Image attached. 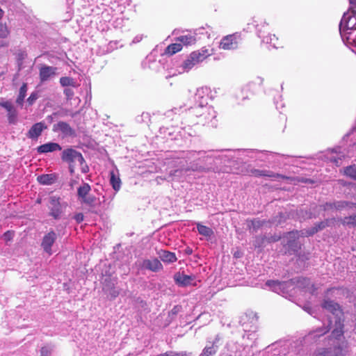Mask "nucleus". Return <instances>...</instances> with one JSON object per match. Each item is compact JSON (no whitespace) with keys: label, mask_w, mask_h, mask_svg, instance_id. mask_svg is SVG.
<instances>
[{"label":"nucleus","mask_w":356,"mask_h":356,"mask_svg":"<svg viewBox=\"0 0 356 356\" xmlns=\"http://www.w3.org/2000/svg\"><path fill=\"white\" fill-rule=\"evenodd\" d=\"M10 34V31L6 24L0 23V38H6Z\"/></svg>","instance_id":"34"},{"label":"nucleus","mask_w":356,"mask_h":356,"mask_svg":"<svg viewBox=\"0 0 356 356\" xmlns=\"http://www.w3.org/2000/svg\"><path fill=\"white\" fill-rule=\"evenodd\" d=\"M250 175H252L254 177H273V178H281L286 180H291V181H297L298 182L302 183H309V184H314V181L310 179H305V178H295L291 177H288L285 175H282L281 174L278 173H274L271 171L268 170H260L257 169H251L249 172Z\"/></svg>","instance_id":"2"},{"label":"nucleus","mask_w":356,"mask_h":356,"mask_svg":"<svg viewBox=\"0 0 356 356\" xmlns=\"http://www.w3.org/2000/svg\"><path fill=\"white\" fill-rule=\"evenodd\" d=\"M61 159L69 164L78 161L80 164L84 162V159L81 152L72 148H67L63 151Z\"/></svg>","instance_id":"5"},{"label":"nucleus","mask_w":356,"mask_h":356,"mask_svg":"<svg viewBox=\"0 0 356 356\" xmlns=\"http://www.w3.org/2000/svg\"><path fill=\"white\" fill-rule=\"evenodd\" d=\"M160 259L166 263H173L175 262L177 259L175 253L167 251V250H161L159 252Z\"/></svg>","instance_id":"20"},{"label":"nucleus","mask_w":356,"mask_h":356,"mask_svg":"<svg viewBox=\"0 0 356 356\" xmlns=\"http://www.w3.org/2000/svg\"><path fill=\"white\" fill-rule=\"evenodd\" d=\"M197 229L199 234L204 236L210 237L213 234V232L211 228L203 225L200 222L197 223Z\"/></svg>","instance_id":"25"},{"label":"nucleus","mask_w":356,"mask_h":356,"mask_svg":"<svg viewBox=\"0 0 356 356\" xmlns=\"http://www.w3.org/2000/svg\"><path fill=\"white\" fill-rule=\"evenodd\" d=\"M57 68L55 67L42 65L40 68V81L44 82L47 81L50 77L54 76L56 74Z\"/></svg>","instance_id":"14"},{"label":"nucleus","mask_w":356,"mask_h":356,"mask_svg":"<svg viewBox=\"0 0 356 356\" xmlns=\"http://www.w3.org/2000/svg\"><path fill=\"white\" fill-rule=\"evenodd\" d=\"M110 183L115 191H118L121 187V180L113 171L110 172Z\"/></svg>","instance_id":"24"},{"label":"nucleus","mask_w":356,"mask_h":356,"mask_svg":"<svg viewBox=\"0 0 356 356\" xmlns=\"http://www.w3.org/2000/svg\"><path fill=\"white\" fill-rule=\"evenodd\" d=\"M175 40L186 46L192 45L196 42V38L192 35H180Z\"/></svg>","instance_id":"22"},{"label":"nucleus","mask_w":356,"mask_h":356,"mask_svg":"<svg viewBox=\"0 0 356 356\" xmlns=\"http://www.w3.org/2000/svg\"><path fill=\"white\" fill-rule=\"evenodd\" d=\"M2 74H0V76H1Z\"/></svg>","instance_id":"58"},{"label":"nucleus","mask_w":356,"mask_h":356,"mask_svg":"<svg viewBox=\"0 0 356 356\" xmlns=\"http://www.w3.org/2000/svg\"><path fill=\"white\" fill-rule=\"evenodd\" d=\"M281 236H277V235H275V236H273L270 238H268L267 239L268 242V243H272V242H276V241H278L281 239Z\"/></svg>","instance_id":"46"},{"label":"nucleus","mask_w":356,"mask_h":356,"mask_svg":"<svg viewBox=\"0 0 356 356\" xmlns=\"http://www.w3.org/2000/svg\"><path fill=\"white\" fill-rule=\"evenodd\" d=\"M26 92H27V84L26 83H24L19 88V94L16 99V103L21 106H23L24 100L26 95Z\"/></svg>","instance_id":"23"},{"label":"nucleus","mask_w":356,"mask_h":356,"mask_svg":"<svg viewBox=\"0 0 356 356\" xmlns=\"http://www.w3.org/2000/svg\"><path fill=\"white\" fill-rule=\"evenodd\" d=\"M56 238L57 234L53 230L49 231L42 238L41 242V247L43 248L44 251L47 252L49 255L52 254L51 247L55 243Z\"/></svg>","instance_id":"9"},{"label":"nucleus","mask_w":356,"mask_h":356,"mask_svg":"<svg viewBox=\"0 0 356 356\" xmlns=\"http://www.w3.org/2000/svg\"><path fill=\"white\" fill-rule=\"evenodd\" d=\"M182 49L183 46L181 43H172L166 47V48L164 50L163 54L168 56H171L181 51Z\"/></svg>","instance_id":"19"},{"label":"nucleus","mask_w":356,"mask_h":356,"mask_svg":"<svg viewBox=\"0 0 356 356\" xmlns=\"http://www.w3.org/2000/svg\"><path fill=\"white\" fill-rule=\"evenodd\" d=\"M62 147L58 143L52 142L41 145L37 147V151L39 154L53 152L55 151H60Z\"/></svg>","instance_id":"16"},{"label":"nucleus","mask_w":356,"mask_h":356,"mask_svg":"<svg viewBox=\"0 0 356 356\" xmlns=\"http://www.w3.org/2000/svg\"><path fill=\"white\" fill-rule=\"evenodd\" d=\"M204 168L202 166L196 167L195 168L192 169L193 171H204Z\"/></svg>","instance_id":"50"},{"label":"nucleus","mask_w":356,"mask_h":356,"mask_svg":"<svg viewBox=\"0 0 356 356\" xmlns=\"http://www.w3.org/2000/svg\"><path fill=\"white\" fill-rule=\"evenodd\" d=\"M52 131L60 133L63 137H74L76 136L75 130L67 122L64 121H59L54 124Z\"/></svg>","instance_id":"6"},{"label":"nucleus","mask_w":356,"mask_h":356,"mask_svg":"<svg viewBox=\"0 0 356 356\" xmlns=\"http://www.w3.org/2000/svg\"><path fill=\"white\" fill-rule=\"evenodd\" d=\"M90 191V186L87 183H83L78 188L77 195L81 203L89 206L95 204L96 198L95 196L89 195Z\"/></svg>","instance_id":"4"},{"label":"nucleus","mask_w":356,"mask_h":356,"mask_svg":"<svg viewBox=\"0 0 356 356\" xmlns=\"http://www.w3.org/2000/svg\"><path fill=\"white\" fill-rule=\"evenodd\" d=\"M270 42L275 48L282 47V43L279 42L278 37L275 34L270 36Z\"/></svg>","instance_id":"36"},{"label":"nucleus","mask_w":356,"mask_h":356,"mask_svg":"<svg viewBox=\"0 0 356 356\" xmlns=\"http://www.w3.org/2000/svg\"><path fill=\"white\" fill-rule=\"evenodd\" d=\"M37 202L38 203H40L41 202V200L40 199L37 200Z\"/></svg>","instance_id":"56"},{"label":"nucleus","mask_w":356,"mask_h":356,"mask_svg":"<svg viewBox=\"0 0 356 356\" xmlns=\"http://www.w3.org/2000/svg\"><path fill=\"white\" fill-rule=\"evenodd\" d=\"M343 334V325L340 320L336 323V327L333 330L332 335L333 337L337 339Z\"/></svg>","instance_id":"28"},{"label":"nucleus","mask_w":356,"mask_h":356,"mask_svg":"<svg viewBox=\"0 0 356 356\" xmlns=\"http://www.w3.org/2000/svg\"><path fill=\"white\" fill-rule=\"evenodd\" d=\"M344 173L346 175L356 179V166L350 165L344 169Z\"/></svg>","instance_id":"33"},{"label":"nucleus","mask_w":356,"mask_h":356,"mask_svg":"<svg viewBox=\"0 0 356 356\" xmlns=\"http://www.w3.org/2000/svg\"><path fill=\"white\" fill-rule=\"evenodd\" d=\"M266 284L271 288H274L277 286H280L282 284V282L277 280H268Z\"/></svg>","instance_id":"38"},{"label":"nucleus","mask_w":356,"mask_h":356,"mask_svg":"<svg viewBox=\"0 0 356 356\" xmlns=\"http://www.w3.org/2000/svg\"><path fill=\"white\" fill-rule=\"evenodd\" d=\"M72 164H73V163L69 164V165H70V167H69V168H70V173H71V174H73V173H74V166H73V165H72Z\"/></svg>","instance_id":"51"},{"label":"nucleus","mask_w":356,"mask_h":356,"mask_svg":"<svg viewBox=\"0 0 356 356\" xmlns=\"http://www.w3.org/2000/svg\"><path fill=\"white\" fill-rule=\"evenodd\" d=\"M298 283L301 284H310V280L307 277H301L298 279Z\"/></svg>","instance_id":"45"},{"label":"nucleus","mask_w":356,"mask_h":356,"mask_svg":"<svg viewBox=\"0 0 356 356\" xmlns=\"http://www.w3.org/2000/svg\"><path fill=\"white\" fill-rule=\"evenodd\" d=\"M250 222L251 223L250 228L252 227L254 230H257L267 222L266 220H260L258 218L251 220Z\"/></svg>","instance_id":"30"},{"label":"nucleus","mask_w":356,"mask_h":356,"mask_svg":"<svg viewBox=\"0 0 356 356\" xmlns=\"http://www.w3.org/2000/svg\"><path fill=\"white\" fill-rule=\"evenodd\" d=\"M250 25L254 26V33L260 35L264 32L268 26V24L262 17H254L250 20Z\"/></svg>","instance_id":"17"},{"label":"nucleus","mask_w":356,"mask_h":356,"mask_svg":"<svg viewBox=\"0 0 356 356\" xmlns=\"http://www.w3.org/2000/svg\"><path fill=\"white\" fill-rule=\"evenodd\" d=\"M194 279L195 277L193 275H187L179 272L175 273L174 275V280L175 283L180 286H186L190 285Z\"/></svg>","instance_id":"15"},{"label":"nucleus","mask_w":356,"mask_h":356,"mask_svg":"<svg viewBox=\"0 0 356 356\" xmlns=\"http://www.w3.org/2000/svg\"><path fill=\"white\" fill-rule=\"evenodd\" d=\"M142 266L143 268L152 272H159L163 270V265L157 258L143 260Z\"/></svg>","instance_id":"13"},{"label":"nucleus","mask_w":356,"mask_h":356,"mask_svg":"<svg viewBox=\"0 0 356 356\" xmlns=\"http://www.w3.org/2000/svg\"><path fill=\"white\" fill-rule=\"evenodd\" d=\"M191 353L187 352H175L172 350L166 351L164 353L159 354L156 356H190Z\"/></svg>","instance_id":"32"},{"label":"nucleus","mask_w":356,"mask_h":356,"mask_svg":"<svg viewBox=\"0 0 356 356\" xmlns=\"http://www.w3.org/2000/svg\"><path fill=\"white\" fill-rule=\"evenodd\" d=\"M13 232L7 231L3 234V238L6 241H10L13 238Z\"/></svg>","instance_id":"43"},{"label":"nucleus","mask_w":356,"mask_h":356,"mask_svg":"<svg viewBox=\"0 0 356 356\" xmlns=\"http://www.w3.org/2000/svg\"><path fill=\"white\" fill-rule=\"evenodd\" d=\"M60 83L63 87L72 86L76 87V83L74 79L69 76H63L60 79Z\"/></svg>","instance_id":"29"},{"label":"nucleus","mask_w":356,"mask_h":356,"mask_svg":"<svg viewBox=\"0 0 356 356\" xmlns=\"http://www.w3.org/2000/svg\"><path fill=\"white\" fill-rule=\"evenodd\" d=\"M51 353V349L47 346L42 347L40 349L41 356H48Z\"/></svg>","instance_id":"39"},{"label":"nucleus","mask_w":356,"mask_h":356,"mask_svg":"<svg viewBox=\"0 0 356 356\" xmlns=\"http://www.w3.org/2000/svg\"><path fill=\"white\" fill-rule=\"evenodd\" d=\"M300 236V232L298 230L286 233V237L288 238L286 245L289 247V250H291L293 253H298L301 249V244L297 241Z\"/></svg>","instance_id":"8"},{"label":"nucleus","mask_w":356,"mask_h":356,"mask_svg":"<svg viewBox=\"0 0 356 356\" xmlns=\"http://www.w3.org/2000/svg\"><path fill=\"white\" fill-rule=\"evenodd\" d=\"M49 216L55 220L60 218L63 213L60 197L58 196H51L49 198Z\"/></svg>","instance_id":"7"},{"label":"nucleus","mask_w":356,"mask_h":356,"mask_svg":"<svg viewBox=\"0 0 356 356\" xmlns=\"http://www.w3.org/2000/svg\"><path fill=\"white\" fill-rule=\"evenodd\" d=\"M191 170V169L188 168H186V171H188V170Z\"/></svg>","instance_id":"57"},{"label":"nucleus","mask_w":356,"mask_h":356,"mask_svg":"<svg viewBox=\"0 0 356 356\" xmlns=\"http://www.w3.org/2000/svg\"><path fill=\"white\" fill-rule=\"evenodd\" d=\"M180 309H181V306L176 305L172 308L170 313L173 315H175L179 312Z\"/></svg>","instance_id":"47"},{"label":"nucleus","mask_w":356,"mask_h":356,"mask_svg":"<svg viewBox=\"0 0 356 356\" xmlns=\"http://www.w3.org/2000/svg\"><path fill=\"white\" fill-rule=\"evenodd\" d=\"M244 31L246 32H254V26L250 25V22L247 24L245 28L243 29Z\"/></svg>","instance_id":"44"},{"label":"nucleus","mask_w":356,"mask_h":356,"mask_svg":"<svg viewBox=\"0 0 356 356\" xmlns=\"http://www.w3.org/2000/svg\"><path fill=\"white\" fill-rule=\"evenodd\" d=\"M331 220H334V218L325 219L323 221L316 223L314 227L306 230V232H305L306 236H313L314 234L317 233L318 231L323 230L325 227L330 226V222Z\"/></svg>","instance_id":"18"},{"label":"nucleus","mask_w":356,"mask_h":356,"mask_svg":"<svg viewBox=\"0 0 356 356\" xmlns=\"http://www.w3.org/2000/svg\"><path fill=\"white\" fill-rule=\"evenodd\" d=\"M178 172H179V170H175L173 171H171L170 172V176H175Z\"/></svg>","instance_id":"52"},{"label":"nucleus","mask_w":356,"mask_h":356,"mask_svg":"<svg viewBox=\"0 0 356 356\" xmlns=\"http://www.w3.org/2000/svg\"><path fill=\"white\" fill-rule=\"evenodd\" d=\"M0 106L4 108L8 113V120L10 124H15L17 118V111L10 101L0 102Z\"/></svg>","instance_id":"11"},{"label":"nucleus","mask_w":356,"mask_h":356,"mask_svg":"<svg viewBox=\"0 0 356 356\" xmlns=\"http://www.w3.org/2000/svg\"><path fill=\"white\" fill-rule=\"evenodd\" d=\"M38 98V94L37 92H32L30 96L27 99V103L29 106H31L34 104L35 100Z\"/></svg>","instance_id":"37"},{"label":"nucleus","mask_w":356,"mask_h":356,"mask_svg":"<svg viewBox=\"0 0 356 356\" xmlns=\"http://www.w3.org/2000/svg\"><path fill=\"white\" fill-rule=\"evenodd\" d=\"M241 40V34L238 32L225 35L221 39L219 47L224 50L236 49Z\"/></svg>","instance_id":"3"},{"label":"nucleus","mask_w":356,"mask_h":356,"mask_svg":"<svg viewBox=\"0 0 356 356\" xmlns=\"http://www.w3.org/2000/svg\"><path fill=\"white\" fill-rule=\"evenodd\" d=\"M74 220L77 223H81L84 220V216L82 213H78L74 216Z\"/></svg>","instance_id":"42"},{"label":"nucleus","mask_w":356,"mask_h":356,"mask_svg":"<svg viewBox=\"0 0 356 356\" xmlns=\"http://www.w3.org/2000/svg\"><path fill=\"white\" fill-rule=\"evenodd\" d=\"M330 350L329 348H319L316 350L312 356H329Z\"/></svg>","instance_id":"35"},{"label":"nucleus","mask_w":356,"mask_h":356,"mask_svg":"<svg viewBox=\"0 0 356 356\" xmlns=\"http://www.w3.org/2000/svg\"><path fill=\"white\" fill-rule=\"evenodd\" d=\"M3 10L2 9L0 8V20L1 19V18L3 17Z\"/></svg>","instance_id":"54"},{"label":"nucleus","mask_w":356,"mask_h":356,"mask_svg":"<svg viewBox=\"0 0 356 356\" xmlns=\"http://www.w3.org/2000/svg\"><path fill=\"white\" fill-rule=\"evenodd\" d=\"M46 129L47 126L44 122H37L31 127L26 136L29 138L37 139L41 135L43 130Z\"/></svg>","instance_id":"12"},{"label":"nucleus","mask_w":356,"mask_h":356,"mask_svg":"<svg viewBox=\"0 0 356 356\" xmlns=\"http://www.w3.org/2000/svg\"><path fill=\"white\" fill-rule=\"evenodd\" d=\"M241 255H242V252L239 250H238L234 253V257H235V258H240L241 257Z\"/></svg>","instance_id":"49"},{"label":"nucleus","mask_w":356,"mask_h":356,"mask_svg":"<svg viewBox=\"0 0 356 356\" xmlns=\"http://www.w3.org/2000/svg\"><path fill=\"white\" fill-rule=\"evenodd\" d=\"M340 222L343 225L356 227V213L341 218Z\"/></svg>","instance_id":"26"},{"label":"nucleus","mask_w":356,"mask_h":356,"mask_svg":"<svg viewBox=\"0 0 356 356\" xmlns=\"http://www.w3.org/2000/svg\"><path fill=\"white\" fill-rule=\"evenodd\" d=\"M322 307L334 314L337 311L340 310L339 305L330 300H325L322 304Z\"/></svg>","instance_id":"21"},{"label":"nucleus","mask_w":356,"mask_h":356,"mask_svg":"<svg viewBox=\"0 0 356 356\" xmlns=\"http://www.w3.org/2000/svg\"><path fill=\"white\" fill-rule=\"evenodd\" d=\"M309 259V257L307 255H305V254L302 255V260H307Z\"/></svg>","instance_id":"55"},{"label":"nucleus","mask_w":356,"mask_h":356,"mask_svg":"<svg viewBox=\"0 0 356 356\" xmlns=\"http://www.w3.org/2000/svg\"><path fill=\"white\" fill-rule=\"evenodd\" d=\"M342 348H340V347H336L334 348V353H335V355L336 356H343V354H342Z\"/></svg>","instance_id":"48"},{"label":"nucleus","mask_w":356,"mask_h":356,"mask_svg":"<svg viewBox=\"0 0 356 356\" xmlns=\"http://www.w3.org/2000/svg\"><path fill=\"white\" fill-rule=\"evenodd\" d=\"M54 177L52 175H42L38 177V181L39 183L44 185H50L54 181Z\"/></svg>","instance_id":"27"},{"label":"nucleus","mask_w":356,"mask_h":356,"mask_svg":"<svg viewBox=\"0 0 356 356\" xmlns=\"http://www.w3.org/2000/svg\"><path fill=\"white\" fill-rule=\"evenodd\" d=\"M64 94L65 95L67 99H71L74 95V91L70 88H65L64 90Z\"/></svg>","instance_id":"40"},{"label":"nucleus","mask_w":356,"mask_h":356,"mask_svg":"<svg viewBox=\"0 0 356 356\" xmlns=\"http://www.w3.org/2000/svg\"><path fill=\"white\" fill-rule=\"evenodd\" d=\"M216 353V350L214 348L213 343L211 346H206L200 356H213Z\"/></svg>","instance_id":"31"},{"label":"nucleus","mask_w":356,"mask_h":356,"mask_svg":"<svg viewBox=\"0 0 356 356\" xmlns=\"http://www.w3.org/2000/svg\"><path fill=\"white\" fill-rule=\"evenodd\" d=\"M356 207V204L347 201H335L333 202H326L322 205L324 211H341L346 207Z\"/></svg>","instance_id":"10"},{"label":"nucleus","mask_w":356,"mask_h":356,"mask_svg":"<svg viewBox=\"0 0 356 356\" xmlns=\"http://www.w3.org/2000/svg\"><path fill=\"white\" fill-rule=\"evenodd\" d=\"M350 3L353 6H356V0H350Z\"/></svg>","instance_id":"53"},{"label":"nucleus","mask_w":356,"mask_h":356,"mask_svg":"<svg viewBox=\"0 0 356 356\" xmlns=\"http://www.w3.org/2000/svg\"><path fill=\"white\" fill-rule=\"evenodd\" d=\"M329 330H330L329 327H321V328L316 329L315 332L319 333V334L318 336L320 337V336L324 335L325 334L329 332Z\"/></svg>","instance_id":"41"},{"label":"nucleus","mask_w":356,"mask_h":356,"mask_svg":"<svg viewBox=\"0 0 356 356\" xmlns=\"http://www.w3.org/2000/svg\"><path fill=\"white\" fill-rule=\"evenodd\" d=\"M213 54V49L203 47L200 49L192 51L183 62L181 67L184 72L190 71L194 66L203 62Z\"/></svg>","instance_id":"1"}]
</instances>
